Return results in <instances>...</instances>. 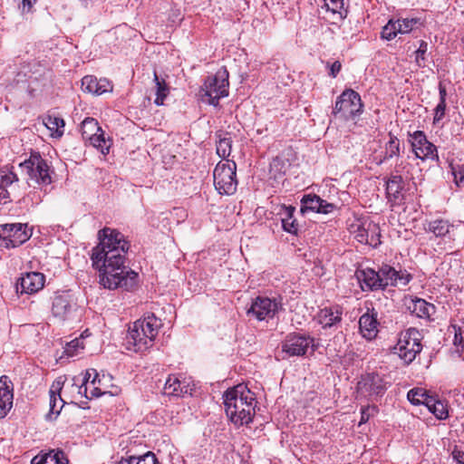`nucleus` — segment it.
Masks as SVG:
<instances>
[{"instance_id":"1","label":"nucleus","mask_w":464,"mask_h":464,"mask_svg":"<svg viewBox=\"0 0 464 464\" xmlns=\"http://www.w3.org/2000/svg\"><path fill=\"white\" fill-rule=\"evenodd\" d=\"M99 239L91 256L92 266L99 271V283L108 289H132L138 274L126 266L130 243L121 233L110 227L99 231Z\"/></svg>"},{"instance_id":"2","label":"nucleus","mask_w":464,"mask_h":464,"mask_svg":"<svg viewBox=\"0 0 464 464\" xmlns=\"http://www.w3.org/2000/svg\"><path fill=\"white\" fill-rule=\"evenodd\" d=\"M227 416L236 425L248 424L255 411L254 393L240 383L228 389L223 395Z\"/></svg>"},{"instance_id":"3","label":"nucleus","mask_w":464,"mask_h":464,"mask_svg":"<svg viewBox=\"0 0 464 464\" xmlns=\"http://www.w3.org/2000/svg\"><path fill=\"white\" fill-rule=\"evenodd\" d=\"M160 326V322L154 314H150L134 322L129 327L126 336L128 349H131L130 346L132 345L134 352L141 353L150 348Z\"/></svg>"},{"instance_id":"4","label":"nucleus","mask_w":464,"mask_h":464,"mask_svg":"<svg viewBox=\"0 0 464 464\" xmlns=\"http://www.w3.org/2000/svg\"><path fill=\"white\" fill-rule=\"evenodd\" d=\"M228 72L223 67L205 80L200 90L202 102L218 106L219 100L228 95Z\"/></svg>"},{"instance_id":"5","label":"nucleus","mask_w":464,"mask_h":464,"mask_svg":"<svg viewBox=\"0 0 464 464\" xmlns=\"http://www.w3.org/2000/svg\"><path fill=\"white\" fill-rule=\"evenodd\" d=\"M421 334L416 328H409L401 333L398 343L393 347L394 353L406 363H411L422 350Z\"/></svg>"},{"instance_id":"6","label":"nucleus","mask_w":464,"mask_h":464,"mask_svg":"<svg viewBox=\"0 0 464 464\" xmlns=\"http://www.w3.org/2000/svg\"><path fill=\"white\" fill-rule=\"evenodd\" d=\"M237 164L233 160L219 161L213 172L214 185L220 195H233L237 188Z\"/></svg>"},{"instance_id":"7","label":"nucleus","mask_w":464,"mask_h":464,"mask_svg":"<svg viewBox=\"0 0 464 464\" xmlns=\"http://www.w3.org/2000/svg\"><path fill=\"white\" fill-rule=\"evenodd\" d=\"M362 111L363 104L359 93L352 89H346L338 96L333 109V114L349 121L360 116Z\"/></svg>"},{"instance_id":"8","label":"nucleus","mask_w":464,"mask_h":464,"mask_svg":"<svg viewBox=\"0 0 464 464\" xmlns=\"http://www.w3.org/2000/svg\"><path fill=\"white\" fill-rule=\"evenodd\" d=\"M19 167L28 176V184L49 185L52 182L50 168L47 161L39 153H32L28 160L19 164Z\"/></svg>"},{"instance_id":"9","label":"nucleus","mask_w":464,"mask_h":464,"mask_svg":"<svg viewBox=\"0 0 464 464\" xmlns=\"http://www.w3.org/2000/svg\"><path fill=\"white\" fill-rule=\"evenodd\" d=\"M32 236L27 224L13 223L0 225V246L17 247L26 242Z\"/></svg>"},{"instance_id":"10","label":"nucleus","mask_w":464,"mask_h":464,"mask_svg":"<svg viewBox=\"0 0 464 464\" xmlns=\"http://www.w3.org/2000/svg\"><path fill=\"white\" fill-rule=\"evenodd\" d=\"M282 309V303L276 298L257 296L253 299L251 305L246 310V314L258 321H268L273 319Z\"/></svg>"},{"instance_id":"11","label":"nucleus","mask_w":464,"mask_h":464,"mask_svg":"<svg viewBox=\"0 0 464 464\" xmlns=\"http://www.w3.org/2000/svg\"><path fill=\"white\" fill-rule=\"evenodd\" d=\"M311 347L314 352L316 347L314 344V338L307 334L292 333L286 335L282 343V352L288 356H303Z\"/></svg>"},{"instance_id":"12","label":"nucleus","mask_w":464,"mask_h":464,"mask_svg":"<svg viewBox=\"0 0 464 464\" xmlns=\"http://www.w3.org/2000/svg\"><path fill=\"white\" fill-rule=\"evenodd\" d=\"M357 390L364 396H382L387 390V382L379 373H367L358 382Z\"/></svg>"},{"instance_id":"13","label":"nucleus","mask_w":464,"mask_h":464,"mask_svg":"<svg viewBox=\"0 0 464 464\" xmlns=\"http://www.w3.org/2000/svg\"><path fill=\"white\" fill-rule=\"evenodd\" d=\"M76 307L73 296L70 291L56 293L53 299L52 314L60 320H67Z\"/></svg>"},{"instance_id":"14","label":"nucleus","mask_w":464,"mask_h":464,"mask_svg":"<svg viewBox=\"0 0 464 464\" xmlns=\"http://www.w3.org/2000/svg\"><path fill=\"white\" fill-rule=\"evenodd\" d=\"M410 141L417 158L420 160L439 159L436 146L427 140L426 135L422 131L417 130L411 134Z\"/></svg>"},{"instance_id":"15","label":"nucleus","mask_w":464,"mask_h":464,"mask_svg":"<svg viewBox=\"0 0 464 464\" xmlns=\"http://www.w3.org/2000/svg\"><path fill=\"white\" fill-rule=\"evenodd\" d=\"M380 278L383 289L387 286H405L411 279V276L406 270L397 271L391 266L384 265L379 269Z\"/></svg>"},{"instance_id":"16","label":"nucleus","mask_w":464,"mask_h":464,"mask_svg":"<svg viewBox=\"0 0 464 464\" xmlns=\"http://www.w3.org/2000/svg\"><path fill=\"white\" fill-rule=\"evenodd\" d=\"M464 321L462 316L457 315L456 317L452 318L450 321V325L448 328V336L449 338L452 335L453 336V345L454 349L450 350V359L453 361H456L459 359L462 355V353L464 351V344H463V331L462 327Z\"/></svg>"},{"instance_id":"17","label":"nucleus","mask_w":464,"mask_h":464,"mask_svg":"<svg viewBox=\"0 0 464 464\" xmlns=\"http://www.w3.org/2000/svg\"><path fill=\"white\" fill-rule=\"evenodd\" d=\"M45 282L44 275L39 272H28L18 279L16 291L21 294L32 295L40 291Z\"/></svg>"},{"instance_id":"18","label":"nucleus","mask_w":464,"mask_h":464,"mask_svg":"<svg viewBox=\"0 0 464 464\" xmlns=\"http://www.w3.org/2000/svg\"><path fill=\"white\" fill-rule=\"evenodd\" d=\"M378 312L373 308H367V311L359 319V329L363 338L374 339L378 334Z\"/></svg>"},{"instance_id":"19","label":"nucleus","mask_w":464,"mask_h":464,"mask_svg":"<svg viewBox=\"0 0 464 464\" xmlns=\"http://www.w3.org/2000/svg\"><path fill=\"white\" fill-rule=\"evenodd\" d=\"M14 387L6 375L0 377V419L5 418L13 407Z\"/></svg>"},{"instance_id":"20","label":"nucleus","mask_w":464,"mask_h":464,"mask_svg":"<svg viewBox=\"0 0 464 464\" xmlns=\"http://www.w3.org/2000/svg\"><path fill=\"white\" fill-rule=\"evenodd\" d=\"M63 386V381L62 380V377L56 379L51 385L49 395H50V411L47 414V419H56V417L61 412L63 405L64 401L61 397V391Z\"/></svg>"},{"instance_id":"21","label":"nucleus","mask_w":464,"mask_h":464,"mask_svg":"<svg viewBox=\"0 0 464 464\" xmlns=\"http://www.w3.org/2000/svg\"><path fill=\"white\" fill-rule=\"evenodd\" d=\"M92 373L94 375L92 377V380L91 381V383L92 385H95L96 382L100 383L101 381L99 379V374L96 372V370H94V369H90L85 372L83 377L81 380V382H82L81 384L77 383L78 380L76 377L73 378V382H74L73 385H75L78 393L81 395H83L86 399H92L93 397H100L106 393V392L102 391L101 388L94 386L93 389L91 391V395L89 396L87 394V392H88L87 383L89 382V380L91 379Z\"/></svg>"},{"instance_id":"22","label":"nucleus","mask_w":464,"mask_h":464,"mask_svg":"<svg viewBox=\"0 0 464 464\" xmlns=\"http://www.w3.org/2000/svg\"><path fill=\"white\" fill-rule=\"evenodd\" d=\"M192 387L186 378L177 375H169L165 382L164 394L168 396L179 397L191 393Z\"/></svg>"},{"instance_id":"23","label":"nucleus","mask_w":464,"mask_h":464,"mask_svg":"<svg viewBox=\"0 0 464 464\" xmlns=\"http://www.w3.org/2000/svg\"><path fill=\"white\" fill-rule=\"evenodd\" d=\"M82 90L84 92L102 95L112 91V84L105 78L97 79L93 75H86L82 79Z\"/></svg>"},{"instance_id":"24","label":"nucleus","mask_w":464,"mask_h":464,"mask_svg":"<svg viewBox=\"0 0 464 464\" xmlns=\"http://www.w3.org/2000/svg\"><path fill=\"white\" fill-rule=\"evenodd\" d=\"M356 276L359 282L362 284V289L363 291L383 289V285L382 284L379 271H375L372 268L357 270Z\"/></svg>"},{"instance_id":"25","label":"nucleus","mask_w":464,"mask_h":464,"mask_svg":"<svg viewBox=\"0 0 464 464\" xmlns=\"http://www.w3.org/2000/svg\"><path fill=\"white\" fill-rule=\"evenodd\" d=\"M18 181L17 175L8 169H0V204L6 203L14 189V183Z\"/></svg>"},{"instance_id":"26","label":"nucleus","mask_w":464,"mask_h":464,"mask_svg":"<svg viewBox=\"0 0 464 464\" xmlns=\"http://www.w3.org/2000/svg\"><path fill=\"white\" fill-rule=\"evenodd\" d=\"M407 308L417 317L428 320H430L431 316L436 313V307L434 304L418 297L411 299L407 304Z\"/></svg>"},{"instance_id":"27","label":"nucleus","mask_w":464,"mask_h":464,"mask_svg":"<svg viewBox=\"0 0 464 464\" xmlns=\"http://www.w3.org/2000/svg\"><path fill=\"white\" fill-rule=\"evenodd\" d=\"M372 221L364 218H354L353 220H349L348 230L358 242L363 243V241H367V231Z\"/></svg>"},{"instance_id":"28","label":"nucleus","mask_w":464,"mask_h":464,"mask_svg":"<svg viewBox=\"0 0 464 464\" xmlns=\"http://www.w3.org/2000/svg\"><path fill=\"white\" fill-rule=\"evenodd\" d=\"M319 323L324 328L332 327L342 320V312L338 308L325 307L318 315Z\"/></svg>"},{"instance_id":"29","label":"nucleus","mask_w":464,"mask_h":464,"mask_svg":"<svg viewBox=\"0 0 464 464\" xmlns=\"http://www.w3.org/2000/svg\"><path fill=\"white\" fill-rule=\"evenodd\" d=\"M403 189V179L401 175H391L386 181V193L389 200L400 199L401 193Z\"/></svg>"},{"instance_id":"30","label":"nucleus","mask_w":464,"mask_h":464,"mask_svg":"<svg viewBox=\"0 0 464 464\" xmlns=\"http://www.w3.org/2000/svg\"><path fill=\"white\" fill-rule=\"evenodd\" d=\"M295 210V208L292 206L284 208V212L282 213V215H284V218H282V227L285 231L296 235L298 224L296 219L294 218Z\"/></svg>"},{"instance_id":"31","label":"nucleus","mask_w":464,"mask_h":464,"mask_svg":"<svg viewBox=\"0 0 464 464\" xmlns=\"http://www.w3.org/2000/svg\"><path fill=\"white\" fill-rule=\"evenodd\" d=\"M154 82H155V94L156 98L154 100V103L157 106H161L164 104L165 99L169 94V87L167 84L166 81L162 78H160L156 72H154Z\"/></svg>"},{"instance_id":"32","label":"nucleus","mask_w":464,"mask_h":464,"mask_svg":"<svg viewBox=\"0 0 464 464\" xmlns=\"http://www.w3.org/2000/svg\"><path fill=\"white\" fill-rule=\"evenodd\" d=\"M227 135V133L224 136L221 133L217 134V154L222 159L229 157L232 150V140Z\"/></svg>"},{"instance_id":"33","label":"nucleus","mask_w":464,"mask_h":464,"mask_svg":"<svg viewBox=\"0 0 464 464\" xmlns=\"http://www.w3.org/2000/svg\"><path fill=\"white\" fill-rule=\"evenodd\" d=\"M426 390L422 388H414L408 392L407 398L409 401L414 405L424 404L431 399Z\"/></svg>"},{"instance_id":"34","label":"nucleus","mask_w":464,"mask_h":464,"mask_svg":"<svg viewBox=\"0 0 464 464\" xmlns=\"http://www.w3.org/2000/svg\"><path fill=\"white\" fill-rule=\"evenodd\" d=\"M87 141L90 142V145L99 150L103 155L109 153L111 146L110 140H106L104 138V132L102 130H101L100 132H97L95 135L88 139Z\"/></svg>"},{"instance_id":"35","label":"nucleus","mask_w":464,"mask_h":464,"mask_svg":"<svg viewBox=\"0 0 464 464\" xmlns=\"http://www.w3.org/2000/svg\"><path fill=\"white\" fill-rule=\"evenodd\" d=\"M102 128L99 126L98 121L93 118H86L82 122V136L85 140L95 135L97 132H100Z\"/></svg>"},{"instance_id":"36","label":"nucleus","mask_w":464,"mask_h":464,"mask_svg":"<svg viewBox=\"0 0 464 464\" xmlns=\"http://www.w3.org/2000/svg\"><path fill=\"white\" fill-rule=\"evenodd\" d=\"M428 410L433 413L439 420H444L448 416V411L440 401L435 399L433 396L426 402L425 405Z\"/></svg>"},{"instance_id":"37","label":"nucleus","mask_w":464,"mask_h":464,"mask_svg":"<svg viewBox=\"0 0 464 464\" xmlns=\"http://www.w3.org/2000/svg\"><path fill=\"white\" fill-rule=\"evenodd\" d=\"M322 204V198L314 194H306L304 195L301 200V211H314L316 212L318 208Z\"/></svg>"},{"instance_id":"38","label":"nucleus","mask_w":464,"mask_h":464,"mask_svg":"<svg viewBox=\"0 0 464 464\" xmlns=\"http://www.w3.org/2000/svg\"><path fill=\"white\" fill-rule=\"evenodd\" d=\"M58 456H60L62 459H64V452L62 450H53L43 455L35 456L32 459V464H57Z\"/></svg>"},{"instance_id":"39","label":"nucleus","mask_w":464,"mask_h":464,"mask_svg":"<svg viewBox=\"0 0 464 464\" xmlns=\"http://www.w3.org/2000/svg\"><path fill=\"white\" fill-rule=\"evenodd\" d=\"M367 232V241H363L362 244L369 245L372 247H377L381 244V230L379 226L372 222L369 224Z\"/></svg>"},{"instance_id":"40","label":"nucleus","mask_w":464,"mask_h":464,"mask_svg":"<svg viewBox=\"0 0 464 464\" xmlns=\"http://www.w3.org/2000/svg\"><path fill=\"white\" fill-rule=\"evenodd\" d=\"M44 123L50 130L58 132L59 136L63 133V130H60L64 128V121L62 118L47 115L44 119Z\"/></svg>"},{"instance_id":"41","label":"nucleus","mask_w":464,"mask_h":464,"mask_svg":"<svg viewBox=\"0 0 464 464\" xmlns=\"http://www.w3.org/2000/svg\"><path fill=\"white\" fill-rule=\"evenodd\" d=\"M398 29L400 34H408L410 33L417 24H420L419 18H404L398 19L396 21Z\"/></svg>"},{"instance_id":"42","label":"nucleus","mask_w":464,"mask_h":464,"mask_svg":"<svg viewBox=\"0 0 464 464\" xmlns=\"http://www.w3.org/2000/svg\"><path fill=\"white\" fill-rule=\"evenodd\" d=\"M429 230L436 237L444 236L449 232V225L444 220H435L429 224Z\"/></svg>"},{"instance_id":"43","label":"nucleus","mask_w":464,"mask_h":464,"mask_svg":"<svg viewBox=\"0 0 464 464\" xmlns=\"http://www.w3.org/2000/svg\"><path fill=\"white\" fill-rule=\"evenodd\" d=\"M400 153V140L397 137L391 135L390 140L386 144L385 159H392Z\"/></svg>"},{"instance_id":"44","label":"nucleus","mask_w":464,"mask_h":464,"mask_svg":"<svg viewBox=\"0 0 464 464\" xmlns=\"http://www.w3.org/2000/svg\"><path fill=\"white\" fill-rule=\"evenodd\" d=\"M398 29V26H397V24H396V21H392V20H390L388 22V24L383 26L382 30V33H381V35H382V39H385V40H392L393 38L396 37V35L399 33V31H397Z\"/></svg>"},{"instance_id":"45","label":"nucleus","mask_w":464,"mask_h":464,"mask_svg":"<svg viewBox=\"0 0 464 464\" xmlns=\"http://www.w3.org/2000/svg\"><path fill=\"white\" fill-rule=\"evenodd\" d=\"M83 348V340L82 338H75L67 343L64 353L68 356H73L77 354L79 349L82 350Z\"/></svg>"},{"instance_id":"46","label":"nucleus","mask_w":464,"mask_h":464,"mask_svg":"<svg viewBox=\"0 0 464 464\" xmlns=\"http://www.w3.org/2000/svg\"><path fill=\"white\" fill-rule=\"evenodd\" d=\"M450 169L451 173L454 178V182L458 187H460L461 184L464 182V168L463 166H459L458 164H455L452 160L450 162Z\"/></svg>"},{"instance_id":"47","label":"nucleus","mask_w":464,"mask_h":464,"mask_svg":"<svg viewBox=\"0 0 464 464\" xmlns=\"http://www.w3.org/2000/svg\"><path fill=\"white\" fill-rule=\"evenodd\" d=\"M428 51V44L425 41H420L419 48L415 52V60L419 67H423L424 64L421 63L422 61L425 60V53Z\"/></svg>"},{"instance_id":"48","label":"nucleus","mask_w":464,"mask_h":464,"mask_svg":"<svg viewBox=\"0 0 464 464\" xmlns=\"http://www.w3.org/2000/svg\"><path fill=\"white\" fill-rule=\"evenodd\" d=\"M377 411L375 406H366L361 409V420L359 425L366 423L370 417Z\"/></svg>"},{"instance_id":"49","label":"nucleus","mask_w":464,"mask_h":464,"mask_svg":"<svg viewBox=\"0 0 464 464\" xmlns=\"http://www.w3.org/2000/svg\"><path fill=\"white\" fill-rule=\"evenodd\" d=\"M336 209V206L333 203H329L326 200L322 198V204L318 208L316 213L320 214H330Z\"/></svg>"},{"instance_id":"50","label":"nucleus","mask_w":464,"mask_h":464,"mask_svg":"<svg viewBox=\"0 0 464 464\" xmlns=\"http://www.w3.org/2000/svg\"><path fill=\"white\" fill-rule=\"evenodd\" d=\"M324 2L333 13H338L343 7V0H324Z\"/></svg>"},{"instance_id":"51","label":"nucleus","mask_w":464,"mask_h":464,"mask_svg":"<svg viewBox=\"0 0 464 464\" xmlns=\"http://www.w3.org/2000/svg\"><path fill=\"white\" fill-rule=\"evenodd\" d=\"M446 110V102L440 101L438 105L435 108V114H434V122H437L442 119V117L445 114Z\"/></svg>"},{"instance_id":"52","label":"nucleus","mask_w":464,"mask_h":464,"mask_svg":"<svg viewBox=\"0 0 464 464\" xmlns=\"http://www.w3.org/2000/svg\"><path fill=\"white\" fill-rule=\"evenodd\" d=\"M453 459L457 462V464H464V452L457 448L452 451Z\"/></svg>"},{"instance_id":"53","label":"nucleus","mask_w":464,"mask_h":464,"mask_svg":"<svg viewBox=\"0 0 464 464\" xmlns=\"http://www.w3.org/2000/svg\"><path fill=\"white\" fill-rule=\"evenodd\" d=\"M341 68H342L341 63L339 61H335L334 63H332V65L330 67V73L329 74L333 78H335L337 76V74L340 72Z\"/></svg>"},{"instance_id":"54","label":"nucleus","mask_w":464,"mask_h":464,"mask_svg":"<svg viewBox=\"0 0 464 464\" xmlns=\"http://www.w3.org/2000/svg\"><path fill=\"white\" fill-rule=\"evenodd\" d=\"M35 2L36 0H22L23 12H29Z\"/></svg>"},{"instance_id":"55","label":"nucleus","mask_w":464,"mask_h":464,"mask_svg":"<svg viewBox=\"0 0 464 464\" xmlns=\"http://www.w3.org/2000/svg\"><path fill=\"white\" fill-rule=\"evenodd\" d=\"M439 90H440V101L446 102L447 92H446L445 87H443L441 84H440Z\"/></svg>"},{"instance_id":"56","label":"nucleus","mask_w":464,"mask_h":464,"mask_svg":"<svg viewBox=\"0 0 464 464\" xmlns=\"http://www.w3.org/2000/svg\"><path fill=\"white\" fill-rule=\"evenodd\" d=\"M57 459H58L57 464H67L68 463V459L65 456H64V459H62L60 456H58Z\"/></svg>"},{"instance_id":"57","label":"nucleus","mask_w":464,"mask_h":464,"mask_svg":"<svg viewBox=\"0 0 464 464\" xmlns=\"http://www.w3.org/2000/svg\"><path fill=\"white\" fill-rule=\"evenodd\" d=\"M280 160H274L273 162L271 163V168L273 169L274 167H276L277 165L280 164Z\"/></svg>"}]
</instances>
